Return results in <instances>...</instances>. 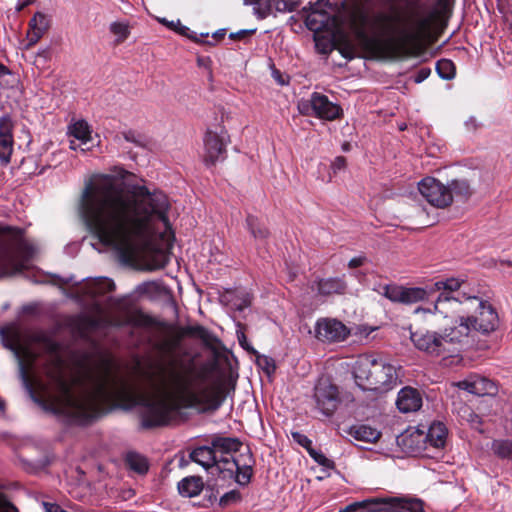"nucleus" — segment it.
Instances as JSON below:
<instances>
[{"label": "nucleus", "mask_w": 512, "mask_h": 512, "mask_svg": "<svg viewBox=\"0 0 512 512\" xmlns=\"http://www.w3.org/2000/svg\"><path fill=\"white\" fill-rule=\"evenodd\" d=\"M4 346L13 352L19 377L25 389L36 397L45 409L75 422L88 421L112 406L130 408L141 404L142 425L153 428L165 425L181 407H196L207 401L212 410L218 409L225 399L223 387H201L204 371L192 359L178 353L181 336L175 335L161 344L167 359L154 372V393L142 396L136 386L117 372L108 361L96 367H86L77 375L67 377L62 361L54 357L45 368L43 379L34 371L38 354L34 344L49 350L55 344L41 331H21L16 327L1 332Z\"/></svg>", "instance_id": "nucleus-1"}, {"label": "nucleus", "mask_w": 512, "mask_h": 512, "mask_svg": "<svg viewBox=\"0 0 512 512\" xmlns=\"http://www.w3.org/2000/svg\"><path fill=\"white\" fill-rule=\"evenodd\" d=\"M169 210L162 191L140 185L122 189L115 177L105 174L86 182L79 203L80 215L93 236L124 260H142L150 271L167 264L162 247L173 238Z\"/></svg>", "instance_id": "nucleus-2"}, {"label": "nucleus", "mask_w": 512, "mask_h": 512, "mask_svg": "<svg viewBox=\"0 0 512 512\" xmlns=\"http://www.w3.org/2000/svg\"><path fill=\"white\" fill-rule=\"evenodd\" d=\"M462 282L456 278L441 279L424 287H405L397 284L380 286L378 292L394 303H421L413 311L420 320L435 325L440 319L454 320L465 343L475 333L489 334L499 322L494 307L477 296L459 292Z\"/></svg>", "instance_id": "nucleus-3"}, {"label": "nucleus", "mask_w": 512, "mask_h": 512, "mask_svg": "<svg viewBox=\"0 0 512 512\" xmlns=\"http://www.w3.org/2000/svg\"><path fill=\"white\" fill-rule=\"evenodd\" d=\"M451 2H437L431 10L409 6L403 10L392 9L388 13L377 14L374 25L381 31L395 34L404 41H419L430 35L431 29L440 26L450 12Z\"/></svg>", "instance_id": "nucleus-4"}, {"label": "nucleus", "mask_w": 512, "mask_h": 512, "mask_svg": "<svg viewBox=\"0 0 512 512\" xmlns=\"http://www.w3.org/2000/svg\"><path fill=\"white\" fill-rule=\"evenodd\" d=\"M308 5V9L303 7L305 23L314 32L326 30L341 35L350 30L362 37L370 20L360 2H308Z\"/></svg>", "instance_id": "nucleus-5"}, {"label": "nucleus", "mask_w": 512, "mask_h": 512, "mask_svg": "<svg viewBox=\"0 0 512 512\" xmlns=\"http://www.w3.org/2000/svg\"><path fill=\"white\" fill-rule=\"evenodd\" d=\"M191 459L205 469L216 468L224 477H234L239 485H247L253 475L255 460L250 449H245L237 456L218 458L212 446H201L195 448Z\"/></svg>", "instance_id": "nucleus-6"}, {"label": "nucleus", "mask_w": 512, "mask_h": 512, "mask_svg": "<svg viewBox=\"0 0 512 512\" xmlns=\"http://www.w3.org/2000/svg\"><path fill=\"white\" fill-rule=\"evenodd\" d=\"M35 253L20 230L0 225V279L28 268Z\"/></svg>", "instance_id": "nucleus-7"}, {"label": "nucleus", "mask_w": 512, "mask_h": 512, "mask_svg": "<svg viewBox=\"0 0 512 512\" xmlns=\"http://www.w3.org/2000/svg\"><path fill=\"white\" fill-rule=\"evenodd\" d=\"M356 384L364 391L378 393L394 388L398 375L396 367L383 359L363 356L358 359L354 368Z\"/></svg>", "instance_id": "nucleus-8"}, {"label": "nucleus", "mask_w": 512, "mask_h": 512, "mask_svg": "<svg viewBox=\"0 0 512 512\" xmlns=\"http://www.w3.org/2000/svg\"><path fill=\"white\" fill-rule=\"evenodd\" d=\"M461 331L454 320L443 331L412 332L411 341L415 347L430 356L442 357L443 361L458 356L460 347L465 343Z\"/></svg>", "instance_id": "nucleus-9"}, {"label": "nucleus", "mask_w": 512, "mask_h": 512, "mask_svg": "<svg viewBox=\"0 0 512 512\" xmlns=\"http://www.w3.org/2000/svg\"><path fill=\"white\" fill-rule=\"evenodd\" d=\"M297 108L302 115L314 116L327 121H333L342 114V109L338 104L331 102L326 95L318 92L312 93L309 99L300 100Z\"/></svg>", "instance_id": "nucleus-10"}, {"label": "nucleus", "mask_w": 512, "mask_h": 512, "mask_svg": "<svg viewBox=\"0 0 512 512\" xmlns=\"http://www.w3.org/2000/svg\"><path fill=\"white\" fill-rule=\"evenodd\" d=\"M315 408L324 416H332L341 403L338 386L331 379L322 377L314 387Z\"/></svg>", "instance_id": "nucleus-11"}, {"label": "nucleus", "mask_w": 512, "mask_h": 512, "mask_svg": "<svg viewBox=\"0 0 512 512\" xmlns=\"http://www.w3.org/2000/svg\"><path fill=\"white\" fill-rule=\"evenodd\" d=\"M420 194L437 208H445L452 203L451 189L433 177H426L418 184Z\"/></svg>", "instance_id": "nucleus-12"}, {"label": "nucleus", "mask_w": 512, "mask_h": 512, "mask_svg": "<svg viewBox=\"0 0 512 512\" xmlns=\"http://www.w3.org/2000/svg\"><path fill=\"white\" fill-rule=\"evenodd\" d=\"M314 331L315 337L318 340L327 343L344 341L350 335V329L334 318H321L317 320Z\"/></svg>", "instance_id": "nucleus-13"}, {"label": "nucleus", "mask_w": 512, "mask_h": 512, "mask_svg": "<svg viewBox=\"0 0 512 512\" xmlns=\"http://www.w3.org/2000/svg\"><path fill=\"white\" fill-rule=\"evenodd\" d=\"M229 141L227 132L221 129L219 132L207 131L204 138V161L206 164H215L223 160L226 152V145Z\"/></svg>", "instance_id": "nucleus-14"}, {"label": "nucleus", "mask_w": 512, "mask_h": 512, "mask_svg": "<svg viewBox=\"0 0 512 512\" xmlns=\"http://www.w3.org/2000/svg\"><path fill=\"white\" fill-rule=\"evenodd\" d=\"M92 130L85 120H77L68 126V135L70 139V148L72 150L86 151L88 143L91 141Z\"/></svg>", "instance_id": "nucleus-15"}, {"label": "nucleus", "mask_w": 512, "mask_h": 512, "mask_svg": "<svg viewBox=\"0 0 512 512\" xmlns=\"http://www.w3.org/2000/svg\"><path fill=\"white\" fill-rule=\"evenodd\" d=\"M455 385L477 396L493 395L496 392L495 384L479 375H470L468 378L455 383Z\"/></svg>", "instance_id": "nucleus-16"}, {"label": "nucleus", "mask_w": 512, "mask_h": 512, "mask_svg": "<svg viewBox=\"0 0 512 512\" xmlns=\"http://www.w3.org/2000/svg\"><path fill=\"white\" fill-rule=\"evenodd\" d=\"M13 123L8 116L0 118V162L4 165L10 162L13 152Z\"/></svg>", "instance_id": "nucleus-17"}, {"label": "nucleus", "mask_w": 512, "mask_h": 512, "mask_svg": "<svg viewBox=\"0 0 512 512\" xmlns=\"http://www.w3.org/2000/svg\"><path fill=\"white\" fill-rule=\"evenodd\" d=\"M252 5L253 13L264 19L275 12L293 11L298 8L299 2H248Z\"/></svg>", "instance_id": "nucleus-18"}, {"label": "nucleus", "mask_w": 512, "mask_h": 512, "mask_svg": "<svg viewBox=\"0 0 512 512\" xmlns=\"http://www.w3.org/2000/svg\"><path fill=\"white\" fill-rule=\"evenodd\" d=\"M212 448L215 450L218 458H231V456H237L245 449H249L247 446H243L238 439L228 437H217L213 439Z\"/></svg>", "instance_id": "nucleus-19"}, {"label": "nucleus", "mask_w": 512, "mask_h": 512, "mask_svg": "<svg viewBox=\"0 0 512 512\" xmlns=\"http://www.w3.org/2000/svg\"><path fill=\"white\" fill-rule=\"evenodd\" d=\"M396 405L403 413L415 412L421 408L422 398L416 389L404 387L398 393Z\"/></svg>", "instance_id": "nucleus-20"}, {"label": "nucleus", "mask_w": 512, "mask_h": 512, "mask_svg": "<svg viewBox=\"0 0 512 512\" xmlns=\"http://www.w3.org/2000/svg\"><path fill=\"white\" fill-rule=\"evenodd\" d=\"M49 27L50 19L43 13H36L29 22L28 46L35 45L45 35Z\"/></svg>", "instance_id": "nucleus-21"}, {"label": "nucleus", "mask_w": 512, "mask_h": 512, "mask_svg": "<svg viewBox=\"0 0 512 512\" xmlns=\"http://www.w3.org/2000/svg\"><path fill=\"white\" fill-rule=\"evenodd\" d=\"M115 284L109 278H96L88 281L83 286L84 293L91 297L96 298L97 296L103 295L107 292L114 290Z\"/></svg>", "instance_id": "nucleus-22"}, {"label": "nucleus", "mask_w": 512, "mask_h": 512, "mask_svg": "<svg viewBox=\"0 0 512 512\" xmlns=\"http://www.w3.org/2000/svg\"><path fill=\"white\" fill-rule=\"evenodd\" d=\"M447 428L441 422H434L428 429L426 443L434 448H443L447 439Z\"/></svg>", "instance_id": "nucleus-23"}, {"label": "nucleus", "mask_w": 512, "mask_h": 512, "mask_svg": "<svg viewBox=\"0 0 512 512\" xmlns=\"http://www.w3.org/2000/svg\"><path fill=\"white\" fill-rule=\"evenodd\" d=\"M346 288L347 285L342 278L321 279L317 283L318 293L324 296L343 294Z\"/></svg>", "instance_id": "nucleus-24"}, {"label": "nucleus", "mask_w": 512, "mask_h": 512, "mask_svg": "<svg viewBox=\"0 0 512 512\" xmlns=\"http://www.w3.org/2000/svg\"><path fill=\"white\" fill-rule=\"evenodd\" d=\"M350 435L358 441L375 443L380 438L381 433L376 428L360 424L351 427Z\"/></svg>", "instance_id": "nucleus-25"}, {"label": "nucleus", "mask_w": 512, "mask_h": 512, "mask_svg": "<svg viewBox=\"0 0 512 512\" xmlns=\"http://www.w3.org/2000/svg\"><path fill=\"white\" fill-rule=\"evenodd\" d=\"M203 486L201 477L189 476L178 483V491L184 497H194L202 491Z\"/></svg>", "instance_id": "nucleus-26"}, {"label": "nucleus", "mask_w": 512, "mask_h": 512, "mask_svg": "<svg viewBox=\"0 0 512 512\" xmlns=\"http://www.w3.org/2000/svg\"><path fill=\"white\" fill-rule=\"evenodd\" d=\"M158 21L168 27L169 29L177 32L178 34L185 36L191 40H193L196 43H202L201 39L194 35L193 32L190 31V29L180 22L179 19L169 21L166 18H158Z\"/></svg>", "instance_id": "nucleus-27"}, {"label": "nucleus", "mask_w": 512, "mask_h": 512, "mask_svg": "<svg viewBox=\"0 0 512 512\" xmlns=\"http://www.w3.org/2000/svg\"><path fill=\"white\" fill-rule=\"evenodd\" d=\"M247 228L251 235L258 241H264L269 236L267 228L254 216L249 215L246 219Z\"/></svg>", "instance_id": "nucleus-28"}, {"label": "nucleus", "mask_w": 512, "mask_h": 512, "mask_svg": "<svg viewBox=\"0 0 512 512\" xmlns=\"http://www.w3.org/2000/svg\"><path fill=\"white\" fill-rule=\"evenodd\" d=\"M126 463L131 470L139 474H144L148 470V463L146 458L135 452H130L127 454Z\"/></svg>", "instance_id": "nucleus-29"}, {"label": "nucleus", "mask_w": 512, "mask_h": 512, "mask_svg": "<svg viewBox=\"0 0 512 512\" xmlns=\"http://www.w3.org/2000/svg\"><path fill=\"white\" fill-rule=\"evenodd\" d=\"M109 30L115 37V44L124 42L130 35V26L127 22H112L109 26Z\"/></svg>", "instance_id": "nucleus-30"}, {"label": "nucleus", "mask_w": 512, "mask_h": 512, "mask_svg": "<svg viewBox=\"0 0 512 512\" xmlns=\"http://www.w3.org/2000/svg\"><path fill=\"white\" fill-rule=\"evenodd\" d=\"M447 187L451 189L452 197L455 195L466 199L472 194L470 184L465 179L453 180Z\"/></svg>", "instance_id": "nucleus-31"}, {"label": "nucleus", "mask_w": 512, "mask_h": 512, "mask_svg": "<svg viewBox=\"0 0 512 512\" xmlns=\"http://www.w3.org/2000/svg\"><path fill=\"white\" fill-rule=\"evenodd\" d=\"M436 70L442 79L450 80L455 75V67L452 61L447 59L439 60L436 64Z\"/></svg>", "instance_id": "nucleus-32"}, {"label": "nucleus", "mask_w": 512, "mask_h": 512, "mask_svg": "<svg viewBox=\"0 0 512 512\" xmlns=\"http://www.w3.org/2000/svg\"><path fill=\"white\" fill-rule=\"evenodd\" d=\"M460 417L467 422H469L472 426H476L480 423L479 416L475 414L469 407L462 406L458 411Z\"/></svg>", "instance_id": "nucleus-33"}, {"label": "nucleus", "mask_w": 512, "mask_h": 512, "mask_svg": "<svg viewBox=\"0 0 512 512\" xmlns=\"http://www.w3.org/2000/svg\"><path fill=\"white\" fill-rule=\"evenodd\" d=\"M310 456L321 466L326 468L333 467V461L328 459L322 452L315 449H308Z\"/></svg>", "instance_id": "nucleus-34"}, {"label": "nucleus", "mask_w": 512, "mask_h": 512, "mask_svg": "<svg viewBox=\"0 0 512 512\" xmlns=\"http://www.w3.org/2000/svg\"><path fill=\"white\" fill-rule=\"evenodd\" d=\"M241 496L237 490H231L225 493L221 498L219 504L223 507L228 506L232 503H236L240 500Z\"/></svg>", "instance_id": "nucleus-35"}, {"label": "nucleus", "mask_w": 512, "mask_h": 512, "mask_svg": "<svg viewBox=\"0 0 512 512\" xmlns=\"http://www.w3.org/2000/svg\"><path fill=\"white\" fill-rule=\"evenodd\" d=\"M255 32H256L255 28L254 29H242L237 32L230 33L229 38L232 40H242V39H245L246 37L251 36Z\"/></svg>", "instance_id": "nucleus-36"}, {"label": "nucleus", "mask_w": 512, "mask_h": 512, "mask_svg": "<svg viewBox=\"0 0 512 512\" xmlns=\"http://www.w3.org/2000/svg\"><path fill=\"white\" fill-rule=\"evenodd\" d=\"M430 73H431V70L429 68L420 69L415 76V82L416 83L423 82L424 80H426L429 77Z\"/></svg>", "instance_id": "nucleus-37"}, {"label": "nucleus", "mask_w": 512, "mask_h": 512, "mask_svg": "<svg viewBox=\"0 0 512 512\" xmlns=\"http://www.w3.org/2000/svg\"><path fill=\"white\" fill-rule=\"evenodd\" d=\"M497 452L503 457H506L511 452V446L509 443H501L497 445Z\"/></svg>", "instance_id": "nucleus-38"}, {"label": "nucleus", "mask_w": 512, "mask_h": 512, "mask_svg": "<svg viewBox=\"0 0 512 512\" xmlns=\"http://www.w3.org/2000/svg\"><path fill=\"white\" fill-rule=\"evenodd\" d=\"M45 512H67L59 505L54 503L43 502Z\"/></svg>", "instance_id": "nucleus-39"}, {"label": "nucleus", "mask_w": 512, "mask_h": 512, "mask_svg": "<svg viewBox=\"0 0 512 512\" xmlns=\"http://www.w3.org/2000/svg\"><path fill=\"white\" fill-rule=\"evenodd\" d=\"M345 166H346V160L344 157H341V156L337 157L332 164V168L334 171L341 170Z\"/></svg>", "instance_id": "nucleus-40"}, {"label": "nucleus", "mask_w": 512, "mask_h": 512, "mask_svg": "<svg viewBox=\"0 0 512 512\" xmlns=\"http://www.w3.org/2000/svg\"><path fill=\"white\" fill-rule=\"evenodd\" d=\"M364 262V258L363 257H355V258H352L349 263H348V266L350 268H356V267H359L363 264Z\"/></svg>", "instance_id": "nucleus-41"}, {"label": "nucleus", "mask_w": 512, "mask_h": 512, "mask_svg": "<svg viewBox=\"0 0 512 512\" xmlns=\"http://www.w3.org/2000/svg\"><path fill=\"white\" fill-rule=\"evenodd\" d=\"M37 57H42L44 60H48L51 57V51L49 48H45L37 53Z\"/></svg>", "instance_id": "nucleus-42"}, {"label": "nucleus", "mask_w": 512, "mask_h": 512, "mask_svg": "<svg viewBox=\"0 0 512 512\" xmlns=\"http://www.w3.org/2000/svg\"><path fill=\"white\" fill-rule=\"evenodd\" d=\"M294 437L295 438H299L298 441L303 446H305L306 444H310L311 443L310 440L307 437L302 436V435H300L298 433L294 434Z\"/></svg>", "instance_id": "nucleus-43"}, {"label": "nucleus", "mask_w": 512, "mask_h": 512, "mask_svg": "<svg viewBox=\"0 0 512 512\" xmlns=\"http://www.w3.org/2000/svg\"><path fill=\"white\" fill-rule=\"evenodd\" d=\"M226 34V29H219L215 33H213V38L216 40L222 39Z\"/></svg>", "instance_id": "nucleus-44"}, {"label": "nucleus", "mask_w": 512, "mask_h": 512, "mask_svg": "<svg viewBox=\"0 0 512 512\" xmlns=\"http://www.w3.org/2000/svg\"><path fill=\"white\" fill-rule=\"evenodd\" d=\"M97 311H98V313H99V319H97V320H94V321H93V323H92V325H93V326H98V325H99V323H100V322L103 320V318H104L102 308L97 307Z\"/></svg>", "instance_id": "nucleus-45"}, {"label": "nucleus", "mask_w": 512, "mask_h": 512, "mask_svg": "<svg viewBox=\"0 0 512 512\" xmlns=\"http://www.w3.org/2000/svg\"><path fill=\"white\" fill-rule=\"evenodd\" d=\"M251 303V300L248 296L243 299V302L237 307L239 310H243L245 307H248Z\"/></svg>", "instance_id": "nucleus-46"}, {"label": "nucleus", "mask_w": 512, "mask_h": 512, "mask_svg": "<svg viewBox=\"0 0 512 512\" xmlns=\"http://www.w3.org/2000/svg\"><path fill=\"white\" fill-rule=\"evenodd\" d=\"M466 126L469 130H474L477 127L476 120L471 118L466 122Z\"/></svg>", "instance_id": "nucleus-47"}, {"label": "nucleus", "mask_w": 512, "mask_h": 512, "mask_svg": "<svg viewBox=\"0 0 512 512\" xmlns=\"http://www.w3.org/2000/svg\"><path fill=\"white\" fill-rule=\"evenodd\" d=\"M330 46L329 45H325V46H322V48L320 49L321 53H328L330 51Z\"/></svg>", "instance_id": "nucleus-48"}, {"label": "nucleus", "mask_w": 512, "mask_h": 512, "mask_svg": "<svg viewBox=\"0 0 512 512\" xmlns=\"http://www.w3.org/2000/svg\"><path fill=\"white\" fill-rule=\"evenodd\" d=\"M195 331H197V332L199 333V335H203V334L205 333V330H204V328H202V327H197V328L195 329Z\"/></svg>", "instance_id": "nucleus-49"}, {"label": "nucleus", "mask_w": 512, "mask_h": 512, "mask_svg": "<svg viewBox=\"0 0 512 512\" xmlns=\"http://www.w3.org/2000/svg\"><path fill=\"white\" fill-rule=\"evenodd\" d=\"M5 74H6V69H5V67H4V66H2V65L0 64V76H3V75H5Z\"/></svg>", "instance_id": "nucleus-50"}, {"label": "nucleus", "mask_w": 512, "mask_h": 512, "mask_svg": "<svg viewBox=\"0 0 512 512\" xmlns=\"http://www.w3.org/2000/svg\"><path fill=\"white\" fill-rule=\"evenodd\" d=\"M504 2H498V9L500 12H503L504 11Z\"/></svg>", "instance_id": "nucleus-51"}, {"label": "nucleus", "mask_w": 512, "mask_h": 512, "mask_svg": "<svg viewBox=\"0 0 512 512\" xmlns=\"http://www.w3.org/2000/svg\"><path fill=\"white\" fill-rule=\"evenodd\" d=\"M4 408H5V403L3 400L0 399V410L4 411Z\"/></svg>", "instance_id": "nucleus-52"}, {"label": "nucleus", "mask_w": 512, "mask_h": 512, "mask_svg": "<svg viewBox=\"0 0 512 512\" xmlns=\"http://www.w3.org/2000/svg\"><path fill=\"white\" fill-rule=\"evenodd\" d=\"M204 61H205V59H204V58H198V64H199V65H203V64H204Z\"/></svg>", "instance_id": "nucleus-53"}, {"label": "nucleus", "mask_w": 512, "mask_h": 512, "mask_svg": "<svg viewBox=\"0 0 512 512\" xmlns=\"http://www.w3.org/2000/svg\"><path fill=\"white\" fill-rule=\"evenodd\" d=\"M27 3H28V2H24V4H23V5L18 6V7H17V10H18V11H20V10L23 8V6H24L25 4H27Z\"/></svg>", "instance_id": "nucleus-54"}, {"label": "nucleus", "mask_w": 512, "mask_h": 512, "mask_svg": "<svg viewBox=\"0 0 512 512\" xmlns=\"http://www.w3.org/2000/svg\"><path fill=\"white\" fill-rule=\"evenodd\" d=\"M209 35V33H202L200 36L201 37H207Z\"/></svg>", "instance_id": "nucleus-55"}]
</instances>
